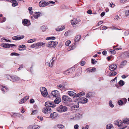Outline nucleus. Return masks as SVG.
Wrapping results in <instances>:
<instances>
[{
    "instance_id": "f257e3e1",
    "label": "nucleus",
    "mask_w": 129,
    "mask_h": 129,
    "mask_svg": "<svg viewBox=\"0 0 129 129\" xmlns=\"http://www.w3.org/2000/svg\"><path fill=\"white\" fill-rule=\"evenodd\" d=\"M87 101L88 99L85 98H79L77 100L74 102V107L75 108H78L79 107V103H86L87 102Z\"/></svg>"
},
{
    "instance_id": "f03ea898",
    "label": "nucleus",
    "mask_w": 129,
    "mask_h": 129,
    "mask_svg": "<svg viewBox=\"0 0 129 129\" xmlns=\"http://www.w3.org/2000/svg\"><path fill=\"white\" fill-rule=\"evenodd\" d=\"M7 76L8 79L11 80L12 81L14 82L17 81L20 79L19 77L16 76H14L9 75H7Z\"/></svg>"
},
{
    "instance_id": "7ed1b4c3",
    "label": "nucleus",
    "mask_w": 129,
    "mask_h": 129,
    "mask_svg": "<svg viewBox=\"0 0 129 129\" xmlns=\"http://www.w3.org/2000/svg\"><path fill=\"white\" fill-rule=\"evenodd\" d=\"M67 109L68 108L67 107L63 106L62 105H60L57 109V111L59 112L66 111L67 110Z\"/></svg>"
},
{
    "instance_id": "20e7f679",
    "label": "nucleus",
    "mask_w": 129,
    "mask_h": 129,
    "mask_svg": "<svg viewBox=\"0 0 129 129\" xmlns=\"http://www.w3.org/2000/svg\"><path fill=\"white\" fill-rule=\"evenodd\" d=\"M42 94L44 97H46L48 94V93L45 87H41L40 88Z\"/></svg>"
},
{
    "instance_id": "39448f33",
    "label": "nucleus",
    "mask_w": 129,
    "mask_h": 129,
    "mask_svg": "<svg viewBox=\"0 0 129 129\" xmlns=\"http://www.w3.org/2000/svg\"><path fill=\"white\" fill-rule=\"evenodd\" d=\"M114 124L119 126H123V127L121 128L122 129L125 128L127 126V125H126L123 127L124 125L123 124L122 121L120 120H118L117 121H115Z\"/></svg>"
},
{
    "instance_id": "423d86ee",
    "label": "nucleus",
    "mask_w": 129,
    "mask_h": 129,
    "mask_svg": "<svg viewBox=\"0 0 129 129\" xmlns=\"http://www.w3.org/2000/svg\"><path fill=\"white\" fill-rule=\"evenodd\" d=\"M56 59V57H53L52 59L50 60L49 62H47L46 63V65L49 66L50 67H52L53 65L54 61Z\"/></svg>"
},
{
    "instance_id": "0eeeda50",
    "label": "nucleus",
    "mask_w": 129,
    "mask_h": 129,
    "mask_svg": "<svg viewBox=\"0 0 129 129\" xmlns=\"http://www.w3.org/2000/svg\"><path fill=\"white\" fill-rule=\"evenodd\" d=\"M62 99L63 101L64 102H70L72 101V100L71 98L66 95H63Z\"/></svg>"
},
{
    "instance_id": "6e6552de",
    "label": "nucleus",
    "mask_w": 129,
    "mask_h": 129,
    "mask_svg": "<svg viewBox=\"0 0 129 129\" xmlns=\"http://www.w3.org/2000/svg\"><path fill=\"white\" fill-rule=\"evenodd\" d=\"M42 111L44 113H48L51 112V110L50 107H45L42 109Z\"/></svg>"
},
{
    "instance_id": "1a4fd4ad",
    "label": "nucleus",
    "mask_w": 129,
    "mask_h": 129,
    "mask_svg": "<svg viewBox=\"0 0 129 129\" xmlns=\"http://www.w3.org/2000/svg\"><path fill=\"white\" fill-rule=\"evenodd\" d=\"M58 43L57 42L52 41L48 43L47 46L49 47H55L57 44Z\"/></svg>"
},
{
    "instance_id": "9d476101",
    "label": "nucleus",
    "mask_w": 129,
    "mask_h": 129,
    "mask_svg": "<svg viewBox=\"0 0 129 129\" xmlns=\"http://www.w3.org/2000/svg\"><path fill=\"white\" fill-rule=\"evenodd\" d=\"M45 107L54 108L56 106V105L54 104V103L50 102H47L45 103Z\"/></svg>"
},
{
    "instance_id": "9b49d317",
    "label": "nucleus",
    "mask_w": 129,
    "mask_h": 129,
    "mask_svg": "<svg viewBox=\"0 0 129 129\" xmlns=\"http://www.w3.org/2000/svg\"><path fill=\"white\" fill-rule=\"evenodd\" d=\"M49 4V2L44 1H40L39 3V5L41 7H43L48 5Z\"/></svg>"
},
{
    "instance_id": "f8f14e48",
    "label": "nucleus",
    "mask_w": 129,
    "mask_h": 129,
    "mask_svg": "<svg viewBox=\"0 0 129 129\" xmlns=\"http://www.w3.org/2000/svg\"><path fill=\"white\" fill-rule=\"evenodd\" d=\"M75 68H72L68 69L67 70L64 71L63 72V74L66 75H68L70 73H72V72H73L75 70Z\"/></svg>"
},
{
    "instance_id": "ddd939ff",
    "label": "nucleus",
    "mask_w": 129,
    "mask_h": 129,
    "mask_svg": "<svg viewBox=\"0 0 129 129\" xmlns=\"http://www.w3.org/2000/svg\"><path fill=\"white\" fill-rule=\"evenodd\" d=\"M82 117V115L79 113L76 114L73 117V119L74 120H78Z\"/></svg>"
},
{
    "instance_id": "4468645a",
    "label": "nucleus",
    "mask_w": 129,
    "mask_h": 129,
    "mask_svg": "<svg viewBox=\"0 0 129 129\" xmlns=\"http://www.w3.org/2000/svg\"><path fill=\"white\" fill-rule=\"evenodd\" d=\"M24 36L22 35L20 36L19 35H17L16 36L13 37L12 38V39L15 40H18L21 39H22L24 37Z\"/></svg>"
},
{
    "instance_id": "2eb2a0df",
    "label": "nucleus",
    "mask_w": 129,
    "mask_h": 129,
    "mask_svg": "<svg viewBox=\"0 0 129 129\" xmlns=\"http://www.w3.org/2000/svg\"><path fill=\"white\" fill-rule=\"evenodd\" d=\"M81 20L80 19H77L76 18H74L71 20V23L72 25H75L78 24L80 21Z\"/></svg>"
},
{
    "instance_id": "dca6fc26",
    "label": "nucleus",
    "mask_w": 129,
    "mask_h": 129,
    "mask_svg": "<svg viewBox=\"0 0 129 129\" xmlns=\"http://www.w3.org/2000/svg\"><path fill=\"white\" fill-rule=\"evenodd\" d=\"M109 68L111 71H113L117 69V66L115 64H114L110 66Z\"/></svg>"
},
{
    "instance_id": "f3484780",
    "label": "nucleus",
    "mask_w": 129,
    "mask_h": 129,
    "mask_svg": "<svg viewBox=\"0 0 129 129\" xmlns=\"http://www.w3.org/2000/svg\"><path fill=\"white\" fill-rule=\"evenodd\" d=\"M52 94L54 97H58L59 95V92L57 90L53 91L52 92Z\"/></svg>"
},
{
    "instance_id": "a211bd4d",
    "label": "nucleus",
    "mask_w": 129,
    "mask_h": 129,
    "mask_svg": "<svg viewBox=\"0 0 129 129\" xmlns=\"http://www.w3.org/2000/svg\"><path fill=\"white\" fill-rule=\"evenodd\" d=\"M58 116V114L56 112H53L51 113L50 116V118L52 119H55Z\"/></svg>"
},
{
    "instance_id": "6ab92c4d",
    "label": "nucleus",
    "mask_w": 129,
    "mask_h": 129,
    "mask_svg": "<svg viewBox=\"0 0 129 129\" xmlns=\"http://www.w3.org/2000/svg\"><path fill=\"white\" fill-rule=\"evenodd\" d=\"M94 93L92 92H88L86 95V96L88 98H89L90 97H92L94 95Z\"/></svg>"
},
{
    "instance_id": "aec40b11",
    "label": "nucleus",
    "mask_w": 129,
    "mask_h": 129,
    "mask_svg": "<svg viewBox=\"0 0 129 129\" xmlns=\"http://www.w3.org/2000/svg\"><path fill=\"white\" fill-rule=\"evenodd\" d=\"M1 89L2 91H3V92L4 93L6 92L8 90V88L7 87L5 86H2L1 87Z\"/></svg>"
},
{
    "instance_id": "412c9836",
    "label": "nucleus",
    "mask_w": 129,
    "mask_h": 129,
    "mask_svg": "<svg viewBox=\"0 0 129 129\" xmlns=\"http://www.w3.org/2000/svg\"><path fill=\"white\" fill-rule=\"evenodd\" d=\"M68 94L70 96L73 97H76V94L72 91H69L68 92Z\"/></svg>"
},
{
    "instance_id": "4be33fe9",
    "label": "nucleus",
    "mask_w": 129,
    "mask_h": 129,
    "mask_svg": "<svg viewBox=\"0 0 129 129\" xmlns=\"http://www.w3.org/2000/svg\"><path fill=\"white\" fill-rule=\"evenodd\" d=\"M61 101V99L60 98L57 97L56 99L54 100V102L55 104H58Z\"/></svg>"
},
{
    "instance_id": "5701e85b",
    "label": "nucleus",
    "mask_w": 129,
    "mask_h": 129,
    "mask_svg": "<svg viewBox=\"0 0 129 129\" xmlns=\"http://www.w3.org/2000/svg\"><path fill=\"white\" fill-rule=\"evenodd\" d=\"M26 48V46L24 45H21L19 46L18 50L19 51H21L23 50L24 49L23 48Z\"/></svg>"
},
{
    "instance_id": "b1692460",
    "label": "nucleus",
    "mask_w": 129,
    "mask_h": 129,
    "mask_svg": "<svg viewBox=\"0 0 129 129\" xmlns=\"http://www.w3.org/2000/svg\"><path fill=\"white\" fill-rule=\"evenodd\" d=\"M85 93L84 92L82 91L80 92L78 94H76V97H79V98H81V97L82 96L84 95Z\"/></svg>"
},
{
    "instance_id": "393cba45",
    "label": "nucleus",
    "mask_w": 129,
    "mask_h": 129,
    "mask_svg": "<svg viewBox=\"0 0 129 129\" xmlns=\"http://www.w3.org/2000/svg\"><path fill=\"white\" fill-rule=\"evenodd\" d=\"M45 44L43 42H39L36 43V48H39L43 45L45 46Z\"/></svg>"
},
{
    "instance_id": "a878e982",
    "label": "nucleus",
    "mask_w": 129,
    "mask_h": 129,
    "mask_svg": "<svg viewBox=\"0 0 129 129\" xmlns=\"http://www.w3.org/2000/svg\"><path fill=\"white\" fill-rule=\"evenodd\" d=\"M123 123H126L127 124H129V119L128 118H124L123 120Z\"/></svg>"
},
{
    "instance_id": "bb28decb",
    "label": "nucleus",
    "mask_w": 129,
    "mask_h": 129,
    "mask_svg": "<svg viewBox=\"0 0 129 129\" xmlns=\"http://www.w3.org/2000/svg\"><path fill=\"white\" fill-rule=\"evenodd\" d=\"M127 63V61L125 60L122 61L121 62V64L119 66L120 68H122L123 66H125Z\"/></svg>"
},
{
    "instance_id": "cd10ccee",
    "label": "nucleus",
    "mask_w": 129,
    "mask_h": 129,
    "mask_svg": "<svg viewBox=\"0 0 129 129\" xmlns=\"http://www.w3.org/2000/svg\"><path fill=\"white\" fill-rule=\"evenodd\" d=\"M65 28V26H63L62 28L58 27L56 28V30L57 31H61L63 30Z\"/></svg>"
},
{
    "instance_id": "c85d7f7f",
    "label": "nucleus",
    "mask_w": 129,
    "mask_h": 129,
    "mask_svg": "<svg viewBox=\"0 0 129 129\" xmlns=\"http://www.w3.org/2000/svg\"><path fill=\"white\" fill-rule=\"evenodd\" d=\"M28 20L26 19H24L23 21L22 22L23 24V25H24L28 26Z\"/></svg>"
},
{
    "instance_id": "c756f323",
    "label": "nucleus",
    "mask_w": 129,
    "mask_h": 129,
    "mask_svg": "<svg viewBox=\"0 0 129 129\" xmlns=\"http://www.w3.org/2000/svg\"><path fill=\"white\" fill-rule=\"evenodd\" d=\"M1 46L4 48H10V44H2Z\"/></svg>"
},
{
    "instance_id": "7c9ffc66",
    "label": "nucleus",
    "mask_w": 129,
    "mask_h": 129,
    "mask_svg": "<svg viewBox=\"0 0 129 129\" xmlns=\"http://www.w3.org/2000/svg\"><path fill=\"white\" fill-rule=\"evenodd\" d=\"M72 34L71 32V31L70 30H68L64 34V36H67L71 35Z\"/></svg>"
},
{
    "instance_id": "2f4dec72",
    "label": "nucleus",
    "mask_w": 129,
    "mask_h": 129,
    "mask_svg": "<svg viewBox=\"0 0 129 129\" xmlns=\"http://www.w3.org/2000/svg\"><path fill=\"white\" fill-rule=\"evenodd\" d=\"M81 38L80 35H78L76 36L75 38V41L76 42H78Z\"/></svg>"
},
{
    "instance_id": "473e14b6",
    "label": "nucleus",
    "mask_w": 129,
    "mask_h": 129,
    "mask_svg": "<svg viewBox=\"0 0 129 129\" xmlns=\"http://www.w3.org/2000/svg\"><path fill=\"white\" fill-rule=\"evenodd\" d=\"M36 13L37 14L36 15H35L33 16H31V19H33L34 17L36 19H37L39 17V12H36Z\"/></svg>"
},
{
    "instance_id": "72a5a7b5",
    "label": "nucleus",
    "mask_w": 129,
    "mask_h": 129,
    "mask_svg": "<svg viewBox=\"0 0 129 129\" xmlns=\"http://www.w3.org/2000/svg\"><path fill=\"white\" fill-rule=\"evenodd\" d=\"M117 74V73L115 72H110L109 74V76H112L115 75Z\"/></svg>"
},
{
    "instance_id": "f704fd0d",
    "label": "nucleus",
    "mask_w": 129,
    "mask_h": 129,
    "mask_svg": "<svg viewBox=\"0 0 129 129\" xmlns=\"http://www.w3.org/2000/svg\"><path fill=\"white\" fill-rule=\"evenodd\" d=\"M113 127L112 124H109L106 126V128L107 129H110L112 128Z\"/></svg>"
},
{
    "instance_id": "c9c22d12",
    "label": "nucleus",
    "mask_w": 129,
    "mask_h": 129,
    "mask_svg": "<svg viewBox=\"0 0 129 129\" xmlns=\"http://www.w3.org/2000/svg\"><path fill=\"white\" fill-rule=\"evenodd\" d=\"M10 55L11 56H19L20 54L16 52H12L11 53Z\"/></svg>"
},
{
    "instance_id": "e433bc0d",
    "label": "nucleus",
    "mask_w": 129,
    "mask_h": 129,
    "mask_svg": "<svg viewBox=\"0 0 129 129\" xmlns=\"http://www.w3.org/2000/svg\"><path fill=\"white\" fill-rule=\"evenodd\" d=\"M36 40V39H31L28 40L27 41V42L28 43H31L35 41Z\"/></svg>"
},
{
    "instance_id": "4c0bfd02",
    "label": "nucleus",
    "mask_w": 129,
    "mask_h": 129,
    "mask_svg": "<svg viewBox=\"0 0 129 129\" xmlns=\"http://www.w3.org/2000/svg\"><path fill=\"white\" fill-rule=\"evenodd\" d=\"M41 30L43 31H45L46 30V27L44 26H43L40 27Z\"/></svg>"
},
{
    "instance_id": "58836bf2",
    "label": "nucleus",
    "mask_w": 129,
    "mask_h": 129,
    "mask_svg": "<svg viewBox=\"0 0 129 129\" xmlns=\"http://www.w3.org/2000/svg\"><path fill=\"white\" fill-rule=\"evenodd\" d=\"M76 46L75 45V43H73L72 45L70 47V50H73L75 48Z\"/></svg>"
},
{
    "instance_id": "ea45409f",
    "label": "nucleus",
    "mask_w": 129,
    "mask_h": 129,
    "mask_svg": "<svg viewBox=\"0 0 129 129\" xmlns=\"http://www.w3.org/2000/svg\"><path fill=\"white\" fill-rule=\"evenodd\" d=\"M119 83L120 85L122 86L124 85L125 83L122 80H120L119 82Z\"/></svg>"
},
{
    "instance_id": "a19ab883",
    "label": "nucleus",
    "mask_w": 129,
    "mask_h": 129,
    "mask_svg": "<svg viewBox=\"0 0 129 129\" xmlns=\"http://www.w3.org/2000/svg\"><path fill=\"white\" fill-rule=\"evenodd\" d=\"M31 129H38L40 127L39 126H37L36 125H34L33 126L31 127Z\"/></svg>"
},
{
    "instance_id": "79ce46f5",
    "label": "nucleus",
    "mask_w": 129,
    "mask_h": 129,
    "mask_svg": "<svg viewBox=\"0 0 129 129\" xmlns=\"http://www.w3.org/2000/svg\"><path fill=\"white\" fill-rule=\"evenodd\" d=\"M55 39V38L54 37H47L46 38V40H54Z\"/></svg>"
},
{
    "instance_id": "37998d69",
    "label": "nucleus",
    "mask_w": 129,
    "mask_h": 129,
    "mask_svg": "<svg viewBox=\"0 0 129 129\" xmlns=\"http://www.w3.org/2000/svg\"><path fill=\"white\" fill-rule=\"evenodd\" d=\"M57 127L59 128L62 129L63 128V126L62 124H59L57 125Z\"/></svg>"
},
{
    "instance_id": "c03bdc74",
    "label": "nucleus",
    "mask_w": 129,
    "mask_h": 129,
    "mask_svg": "<svg viewBox=\"0 0 129 129\" xmlns=\"http://www.w3.org/2000/svg\"><path fill=\"white\" fill-rule=\"evenodd\" d=\"M109 53L110 54H114L115 53V51L114 50L110 49V50Z\"/></svg>"
},
{
    "instance_id": "a18cd8bd",
    "label": "nucleus",
    "mask_w": 129,
    "mask_h": 129,
    "mask_svg": "<svg viewBox=\"0 0 129 129\" xmlns=\"http://www.w3.org/2000/svg\"><path fill=\"white\" fill-rule=\"evenodd\" d=\"M109 105L111 108H113L114 107L113 104H112V103L111 101H110L109 103Z\"/></svg>"
},
{
    "instance_id": "49530a36",
    "label": "nucleus",
    "mask_w": 129,
    "mask_h": 129,
    "mask_svg": "<svg viewBox=\"0 0 129 129\" xmlns=\"http://www.w3.org/2000/svg\"><path fill=\"white\" fill-rule=\"evenodd\" d=\"M71 43V41L70 40H68L66 42L65 45L67 46H68Z\"/></svg>"
},
{
    "instance_id": "de8ad7c7",
    "label": "nucleus",
    "mask_w": 129,
    "mask_h": 129,
    "mask_svg": "<svg viewBox=\"0 0 129 129\" xmlns=\"http://www.w3.org/2000/svg\"><path fill=\"white\" fill-rule=\"evenodd\" d=\"M25 100L24 98L22 99H21V101L19 102V103L20 104H21L24 103V102L26 101H25Z\"/></svg>"
},
{
    "instance_id": "09e8293b",
    "label": "nucleus",
    "mask_w": 129,
    "mask_h": 129,
    "mask_svg": "<svg viewBox=\"0 0 129 129\" xmlns=\"http://www.w3.org/2000/svg\"><path fill=\"white\" fill-rule=\"evenodd\" d=\"M123 103V101L122 100H120L118 101V104L119 105H122Z\"/></svg>"
},
{
    "instance_id": "8fccbe9b",
    "label": "nucleus",
    "mask_w": 129,
    "mask_h": 129,
    "mask_svg": "<svg viewBox=\"0 0 129 129\" xmlns=\"http://www.w3.org/2000/svg\"><path fill=\"white\" fill-rule=\"evenodd\" d=\"M125 56H129V52L128 51L125 52L124 53Z\"/></svg>"
},
{
    "instance_id": "3c124183",
    "label": "nucleus",
    "mask_w": 129,
    "mask_h": 129,
    "mask_svg": "<svg viewBox=\"0 0 129 129\" xmlns=\"http://www.w3.org/2000/svg\"><path fill=\"white\" fill-rule=\"evenodd\" d=\"M97 62V61L95 60V59H91V62L93 64H95L96 62Z\"/></svg>"
},
{
    "instance_id": "603ef678",
    "label": "nucleus",
    "mask_w": 129,
    "mask_h": 129,
    "mask_svg": "<svg viewBox=\"0 0 129 129\" xmlns=\"http://www.w3.org/2000/svg\"><path fill=\"white\" fill-rule=\"evenodd\" d=\"M85 64V61H81L80 65L81 66H83Z\"/></svg>"
},
{
    "instance_id": "864d4df0",
    "label": "nucleus",
    "mask_w": 129,
    "mask_h": 129,
    "mask_svg": "<svg viewBox=\"0 0 129 129\" xmlns=\"http://www.w3.org/2000/svg\"><path fill=\"white\" fill-rule=\"evenodd\" d=\"M19 114H20L19 113H15L13 114V115H12V116H13V115H14V117H15L16 116H17Z\"/></svg>"
},
{
    "instance_id": "5fc2aeb1",
    "label": "nucleus",
    "mask_w": 129,
    "mask_h": 129,
    "mask_svg": "<svg viewBox=\"0 0 129 129\" xmlns=\"http://www.w3.org/2000/svg\"><path fill=\"white\" fill-rule=\"evenodd\" d=\"M37 113V111L36 110H34L32 111V113H31L32 114H35Z\"/></svg>"
},
{
    "instance_id": "6e6d98bb",
    "label": "nucleus",
    "mask_w": 129,
    "mask_h": 129,
    "mask_svg": "<svg viewBox=\"0 0 129 129\" xmlns=\"http://www.w3.org/2000/svg\"><path fill=\"white\" fill-rule=\"evenodd\" d=\"M18 5V3L17 2L13 3L12 4V6L13 7H15Z\"/></svg>"
},
{
    "instance_id": "4d7b16f0",
    "label": "nucleus",
    "mask_w": 129,
    "mask_h": 129,
    "mask_svg": "<svg viewBox=\"0 0 129 129\" xmlns=\"http://www.w3.org/2000/svg\"><path fill=\"white\" fill-rule=\"evenodd\" d=\"M107 53V52L106 51L104 50L102 52V54L103 55L106 56Z\"/></svg>"
},
{
    "instance_id": "13d9d810",
    "label": "nucleus",
    "mask_w": 129,
    "mask_h": 129,
    "mask_svg": "<svg viewBox=\"0 0 129 129\" xmlns=\"http://www.w3.org/2000/svg\"><path fill=\"white\" fill-rule=\"evenodd\" d=\"M122 100L123 101V102L124 103H125L127 102V100L126 98H123L122 99Z\"/></svg>"
},
{
    "instance_id": "bf43d9fd",
    "label": "nucleus",
    "mask_w": 129,
    "mask_h": 129,
    "mask_svg": "<svg viewBox=\"0 0 129 129\" xmlns=\"http://www.w3.org/2000/svg\"><path fill=\"white\" fill-rule=\"evenodd\" d=\"M23 98L26 101L27 100L29 99V97L28 96H26Z\"/></svg>"
},
{
    "instance_id": "052dcab7",
    "label": "nucleus",
    "mask_w": 129,
    "mask_h": 129,
    "mask_svg": "<svg viewBox=\"0 0 129 129\" xmlns=\"http://www.w3.org/2000/svg\"><path fill=\"white\" fill-rule=\"evenodd\" d=\"M31 47L32 48H33L35 47H37L36 44H34L33 45H32L31 46Z\"/></svg>"
},
{
    "instance_id": "680f3d73",
    "label": "nucleus",
    "mask_w": 129,
    "mask_h": 129,
    "mask_svg": "<svg viewBox=\"0 0 129 129\" xmlns=\"http://www.w3.org/2000/svg\"><path fill=\"white\" fill-rule=\"evenodd\" d=\"M87 13L90 14H92V11L91 10H89L87 11Z\"/></svg>"
},
{
    "instance_id": "e2e57ef3",
    "label": "nucleus",
    "mask_w": 129,
    "mask_h": 129,
    "mask_svg": "<svg viewBox=\"0 0 129 129\" xmlns=\"http://www.w3.org/2000/svg\"><path fill=\"white\" fill-rule=\"evenodd\" d=\"M91 71V72H94L96 71V69L94 68H92L91 69H90Z\"/></svg>"
},
{
    "instance_id": "0e129e2a",
    "label": "nucleus",
    "mask_w": 129,
    "mask_h": 129,
    "mask_svg": "<svg viewBox=\"0 0 129 129\" xmlns=\"http://www.w3.org/2000/svg\"><path fill=\"white\" fill-rule=\"evenodd\" d=\"M79 126L78 124L75 125L74 126V128L75 129H78Z\"/></svg>"
},
{
    "instance_id": "69168bd1",
    "label": "nucleus",
    "mask_w": 129,
    "mask_h": 129,
    "mask_svg": "<svg viewBox=\"0 0 129 129\" xmlns=\"http://www.w3.org/2000/svg\"><path fill=\"white\" fill-rule=\"evenodd\" d=\"M119 18V17L118 16H116L114 18V19L115 20H118Z\"/></svg>"
},
{
    "instance_id": "338daca9",
    "label": "nucleus",
    "mask_w": 129,
    "mask_h": 129,
    "mask_svg": "<svg viewBox=\"0 0 129 129\" xmlns=\"http://www.w3.org/2000/svg\"><path fill=\"white\" fill-rule=\"evenodd\" d=\"M23 68V65L22 64L20 66V67L18 69V71L20 70L21 68Z\"/></svg>"
},
{
    "instance_id": "774afa93",
    "label": "nucleus",
    "mask_w": 129,
    "mask_h": 129,
    "mask_svg": "<svg viewBox=\"0 0 129 129\" xmlns=\"http://www.w3.org/2000/svg\"><path fill=\"white\" fill-rule=\"evenodd\" d=\"M125 14L126 15H129V10L125 11Z\"/></svg>"
}]
</instances>
